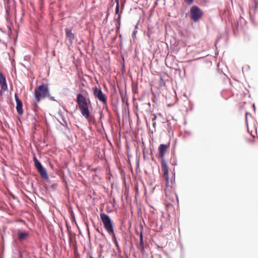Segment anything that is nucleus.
<instances>
[{
	"label": "nucleus",
	"instance_id": "f257e3e1",
	"mask_svg": "<svg viewBox=\"0 0 258 258\" xmlns=\"http://www.w3.org/2000/svg\"><path fill=\"white\" fill-rule=\"evenodd\" d=\"M170 147V143L167 144H161L158 148L159 158H161V166L163 172V177L166 181L168 185L173 184V180H174V171L172 172V176H169V168L167 164L164 159L165 153L167 152Z\"/></svg>",
	"mask_w": 258,
	"mask_h": 258
},
{
	"label": "nucleus",
	"instance_id": "f03ea898",
	"mask_svg": "<svg viewBox=\"0 0 258 258\" xmlns=\"http://www.w3.org/2000/svg\"><path fill=\"white\" fill-rule=\"evenodd\" d=\"M76 102L77 106L80 110L82 115L86 119L90 116V111L89 109V105H91L90 100L87 101L85 97L82 94L79 93L77 95Z\"/></svg>",
	"mask_w": 258,
	"mask_h": 258
},
{
	"label": "nucleus",
	"instance_id": "7ed1b4c3",
	"mask_svg": "<svg viewBox=\"0 0 258 258\" xmlns=\"http://www.w3.org/2000/svg\"><path fill=\"white\" fill-rule=\"evenodd\" d=\"M49 87L47 84H43L37 87L34 92V99L36 102H40L41 99L49 95Z\"/></svg>",
	"mask_w": 258,
	"mask_h": 258
},
{
	"label": "nucleus",
	"instance_id": "20e7f679",
	"mask_svg": "<svg viewBox=\"0 0 258 258\" xmlns=\"http://www.w3.org/2000/svg\"><path fill=\"white\" fill-rule=\"evenodd\" d=\"M165 181H166L165 180ZM174 183L175 180H173V184L170 186L168 185L167 184V182H166L167 187L165 189L166 196L165 200L168 204H171L172 203L178 202V197L176 194L175 193V191L173 189L170 190L169 188V187H170L171 189L173 188Z\"/></svg>",
	"mask_w": 258,
	"mask_h": 258
},
{
	"label": "nucleus",
	"instance_id": "39448f33",
	"mask_svg": "<svg viewBox=\"0 0 258 258\" xmlns=\"http://www.w3.org/2000/svg\"><path fill=\"white\" fill-rule=\"evenodd\" d=\"M101 220L108 233H113V223L109 216L104 213L100 214Z\"/></svg>",
	"mask_w": 258,
	"mask_h": 258
},
{
	"label": "nucleus",
	"instance_id": "423d86ee",
	"mask_svg": "<svg viewBox=\"0 0 258 258\" xmlns=\"http://www.w3.org/2000/svg\"><path fill=\"white\" fill-rule=\"evenodd\" d=\"M190 18L195 22L199 21L203 15V12L198 6H194L190 10Z\"/></svg>",
	"mask_w": 258,
	"mask_h": 258
},
{
	"label": "nucleus",
	"instance_id": "0eeeda50",
	"mask_svg": "<svg viewBox=\"0 0 258 258\" xmlns=\"http://www.w3.org/2000/svg\"><path fill=\"white\" fill-rule=\"evenodd\" d=\"M93 91L95 98H97L103 104H107V97L103 93L101 88L95 87L93 88Z\"/></svg>",
	"mask_w": 258,
	"mask_h": 258
},
{
	"label": "nucleus",
	"instance_id": "6e6552de",
	"mask_svg": "<svg viewBox=\"0 0 258 258\" xmlns=\"http://www.w3.org/2000/svg\"><path fill=\"white\" fill-rule=\"evenodd\" d=\"M15 98L17 103L16 109L17 112L19 115H22L23 113L22 102L16 94L15 95Z\"/></svg>",
	"mask_w": 258,
	"mask_h": 258
},
{
	"label": "nucleus",
	"instance_id": "1a4fd4ad",
	"mask_svg": "<svg viewBox=\"0 0 258 258\" xmlns=\"http://www.w3.org/2000/svg\"><path fill=\"white\" fill-rule=\"evenodd\" d=\"M18 239L22 242L26 240L29 236V233L27 232H22L20 230L17 231Z\"/></svg>",
	"mask_w": 258,
	"mask_h": 258
},
{
	"label": "nucleus",
	"instance_id": "9d476101",
	"mask_svg": "<svg viewBox=\"0 0 258 258\" xmlns=\"http://www.w3.org/2000/svg\"><path fill=\"white\" fill-rule=\"evenodd\" d=\"M0 85L1 86L2 90L6 91L8 89L7 84L5 77L3 73L0 72Z\"/></svg>",
	"mask_w": 258,
	"mask_h": 258
},
{
	"label": "nucleus",
	"instance_id": "9b49d317",
	"mask_svg": "<svg viewBox=\"0 0 258 258\" xmlns=\"http://www.w3.org/2000/svg\"><path fill=\"white\" fill-rule=\"evenodd\" d=\"M65 32L66 34V38L69 40L70 43H72L73 40L75 38V35L72 33L71 30L68 28L65 29Z\"/></svg>",
	"mask_w": 258,
	"mask_h": 258
},
{
	"label": "nucleus",
	"instance_id": "f8f14e48",
	"mask_svg": "<svg viewBox=\"0 0 258 258\" xmlns=\"http://www.w3.org/2000/svg\"><path fill=\"white\" fill-rule=\"evenodd\" d=\"M38 172L39 173L40 175L42 177V178L45 179H48V176L45 168L43 167H41L38 169H37Z\"/></svg>",
	"mask_w": 258,
	"mask_h": 258
},
{
	"label": "nucleus",
	"instance_id": "ddd939ff",
	"mask_svg": "<svg viewBox=\"0 0 258 258\" xmlns=\"http://www.w3.org/2000/svg\"><path fill=\"white\" fill-rule=\"evenodd\" d=\"M138 248L141 251H143L144 249V242H143V235L142 232L140 233V243L138 245Z\"/></svg>",
	"mask_w": 258,
	"mask_h": 258
},
{
	"label": "nucleus",
	"instance_id": "4468645a",
	"mask_svg": "<svg viewBox=\"0 0 258 258\" xmlns=\"http://www.w3.org/2000/svg\"><path fill=\"white\" fill-rule=\"evenodd\" d=\"M39 102H36V100H34L32 103L33 109L36 113H37V112L38 111V110L39 109L38 105Z\"/></svg>",
	"mask_w": 258,
	"mask_h": 258
},
{
	"label": "nucleus",
	"instance_id": "2eb2a0df",
	"mask_svg": "<svg viewBox=\"0 0 258 258\" xmlns=\"http://www.w3.org/2000/svg\"><path fill=\"white\" fill-rule=\"evenodd\" d=\"M120 16L119 15L118 16V18L115 19V20L116 21V32H117L119 31V28H120Z\"/></svg>",
	"mask_w": 258,
	"mask_h": 258
},
{
	"label": "nucleus",
	"instance_id": "dca6fc26",
	"mask_svg": "<svg viewBox=\"0 0 258 258\" xmlns=\"http://www.w3.org/2000/svg\"><path fill=\"white\" fill-rule=\"evenodd\" d=\"M33 160H34V163H35V165L37 169L41 167H43L41 164V163L37 160V159L36 158V157H34L33 158Z\"/></svg>",
	"mask_w": 258,
	"mask_h": 258
},
{
	"label": "nucleus",
	"instance_id": "f3484780",
	"mask_svg": "<svg viewBox=\"0 0 258 258\" xmlns=\"http://www.w3.org/2000/svg\"><path fill=\"white\" fill-rule=\"evenodd\" d=\"M109 234L111 235L112 237L113 241H114L115 240H117L115 233L114 232V229L113 230V233H108Z\"/></svg>",
	"mask_w": 258,
	"mask_h": 258
},
{
	"label": "nucleus",
	"instance_id": "a211bd4d",
	"mask_svg": "<svg viewBox=\"0 0 258 258\" xmlns=\"http://www.w3.org/2000/svg\"><path fill=\"white\" fill-rule=\"evenodd\" d=\"M188 5H191L194 2V0H184Z\"/></svg>",
	"mask_w": 258,
	"mask_h": 258
},
{
	"label": "nucleus",
	"instance_id": "6ab92c4d",
	"mask_svg": "<svg viewBox=\"0 0 258 258\" xmlns=\"http://www.w3.org/2000/svg\"><path fill=\"white\" fill-rule=\"evenodd\" d=\"M113 242H114L115 245L116 246L117 249L118 250H119V244H118V243L117 241V240H115L114 241H113Z\"/></svg>",
	"mask_w": 258,
	"mask_h": 258
},
{
	"label": "nucleus",
	"instance_id": "aec40b11",
	"mask_svg": "<svg viewBox=\"0 0 258 258\" xmlns=\"http://www.w3.org/2000/svg\"><path fill=\"white\" fill-rule=\"evenodd\" d=\"M119 12V6H118V3L117 4V5L116 6V8H115V13L116 14H117Z\"/></svg>",
	"mask_w": 258,
	"mask_h": 258
},
{
	"label": "nucleus",
	"instance_id": "412c9836",
	"mask_svg": "<svg viewBox=\"0 0 258 258\" xmlns=\"http://www.w3.org/2000/svg\"><path fill=\"white\" fill-rule=\"evenodd\" d=\"M136 31H134L133 33V37L135 36L136 37Z\"/></svg>",
	"mask_w": 258,
	"mask_h": 258
},
{
	"label": "nucleus",
	"instance_id": "4be33fe9",
	"mask_svg": "<svg viewBox=\"0 0 258 258\" xmlns=\"http://www.w3.org/2000/svg\"><path fill=\"white\" fill-rule=\"evenodd\" d=\"M155 122H153V125L154 126H155Z\"/></svg>",
	"mask_w": 258,
	"mask_h": 258
},
{
	"label": "nucleus",
	"instance_id": "5701e85b",
	"mask_svg": "<svg viewBox=\"0 0 258 258\" xmlns=\"http://www.w3.org/2000/svg\"><path fill=\"white\" fill-rule=\"evenodd\" d=\"M156 119V116L154 118L153 120Z\"/></svg>",
	"mask_w": 258,
	"mask_h": 258
}]
</instances>
